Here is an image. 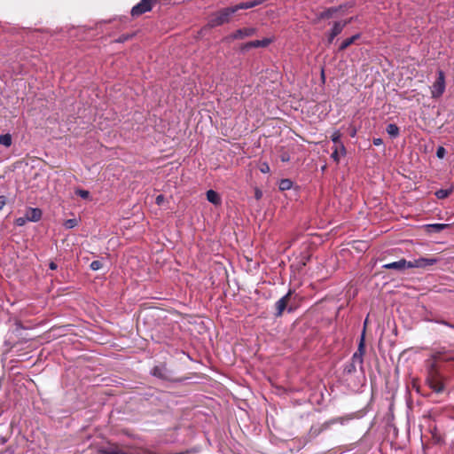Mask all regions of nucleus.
Masks as SVG:
<instances>
[{
	"instance_id": "nucleus-1",
	"label": "nucleus",
	"mask_w": 454,
	"mask_h": 454,
	"mask_svg": "<svg viewBox=\"0 0 454 454\" xmlns=\"http://www.w3.org/2000/svg\"><path fill=\"white\" fill-rule=\"evenodd\" d=\"M444 380L443 375L440 373V372L432 365L428 370L426 383L427 385L436 394H441L444 391Z\"/></svg>"
},
{
	"instance_id": "nucleus-2",
	"label": "nucleus",
	"mask_w": 454,
	"mask_h": 454,
	"mask_svg": "<svg viewBox=\"0 0 454 454\" xmlns=\"http://www.w3.org/2000/svg\"><path fill=\"white\" fill-rule=\"evenodd\" d=\"M238 12L236 6L223 8L215 12L208 21L211 27L221 26L230 21L231 15Z\"/></svg>"
},
{
	"instance_id": "nucleus-3",
	"label": "nucleus",
	"mask_w": 454,
	"mask_h": 454,
	"mask_svg": "<svg viewBox=\"0 0 454 454\" xmlns=\"http://www.w3.org/2000/svg\"><path fill=\"white\" fill-rule=\"evenodd\" d=\"M364 334L365 329H364L361 336V340L358 346V353H355L352 356V362L345 366L344 371L348 373H351L356 371L355 362L357 361L359 364L363 363V354L364 351Z\"/></svg>"
},
{
	"instance_id": "nucleus-4",
	"label": "nucleus",
	"mask_w": 454,
	"mask_h": 454,
	"mask_svg": "<svg viewBox=\"0 0 454 454\" xmlns=\"http://www.w3.org/2000/svg\"><path fill=\"white\" fill-rule=\"evenodd\" d=\"M158 0H141L131 9V15L137 17L152 10Z\"/></svg>"
},
{
	"instance_id": "nucleus-5",
	"label": "nucleus",
	"mask_w": 454,
	"mask_h": 454,
	"mask_svg": "<svg viewBox=\"0 0 454 454\" xmlns=\"http://www.w3.org/2000/svg\"><path fill=\"white\" fill-rule=\"evenodd\" d=\"M445 90V77L444 73L442 70L438 71V78L434 82L431 88V93L433 98L441 97Z\"/></svg>"
},
{
	"instance_id": "nucleus-6",
	"label": "nucleus",
	"mask_w": 454,
	"mask_h": 454,
	"mask_svg": "<svg viewBox=\"0 0 454 454\" xmlns=\"http://www.w3.org/2000/svg\"><path fill=\"white\" fill-rule=\"evenodd\" d=\"M256 33V28L254 27H243L236 30L231 35H228L225 40L226 41H233V40H241L246 37H249L254 35Z\"/></svg>"
},
{
	"instance_id": "nucleus-7",
	"label": "nucleus",
	"mask_w": 454,
	"mask_h": 454,
	"mask_svg": "<svg viewBox=\"0 0 454 454\" xmlns=\"http://www.w3.org/2000/svg\"><path fill=\"white\" fill-rule=\"evenodd\" d=\"M293 297V291L289 290L288 293L281 297L275 304L276 307V317L282 316L284 310L287 308L288 303L290 302Z\"/></svg>"
},
{
	"instance_id": "nucleus-8",
	"label": "nucleus",
	"mask_w": 454,
	"mask_h": 454,
	"mask_svg": "<svg viewBox=\"0 0 454 454\" xmlns=\"http://www.w3.org/2000/svg\"><path fill=\"white\" fill-rule=\"evenodd\" d=\"M438 262L436 258L434 257H420L418 259H415L413 261H410L411 262V268H427L428 266H432Z\"/></svg>"
},
{
	"instance_id": "nucleus-9",
	"label": "nucleus",
	"mask_w": 454,
	"mask_h": 454,
	"mask_svg": "<svg viewBox=\"0 0 454 454\" xmlns=\"http://www.w3.org/2000/svg\"><path fill=\"white\" fill-rule=\"evenodd\" d=\"M410 266H411L410 261H406L405 259H401L396 262L384 264L383 268L387 269V270H403L405 269H410Z\"/></svg>"
},
{
	"instance_id": "nucleus-10",
	"label": "nucleus",
	"mask_w": 454,
	"mask_h": 454,
	"mask_svg": "<svg viewBox=\"0 0 454 454\" xmlns=\"http://www.w3.org/2000/svg\"><path fill=\"white\" fill-rule=\"evenodd\" d=\"M26 219L28 222H38L42 218V210L37 207H29L26 212Z\"/></svg>"
},
{
	"instance_id": "nucleus-11",
	"label": "nucleus",
	"mask_w": 454,
	"mask_h": 454,
	"mask_svg": "<svg viewBox=\"0 0 454 454\" xmlns=\"http://www.w3.org/2000/svg\"><path fill=\"white\" fill-rule=\"evenodd\" d=\"M352 18L347 20H340V21H336L333 23V26L330 31V33L332 34V35H334V36H337L338 35H340L342 30L344 29V27L352 21Z\"/></svg>"
},
{
	"instance_id": "nucleus-12",
	"label": "nucleus",
	"mask_w": 454,
	"mask_h": 454,
	"mask_svg": "<svg viewBox=\"0 0 454 454\" xmlns=\"http://www.w3.org/2000/svg\"><path fill=\"white\" fill-rule=\"evenodd\" d=\"M152 374L162 380H167L168 378V372L164 365L155 366L152 370Z\"/></svg>"
},
{
	"instance_id": "nucleus-13",
	"label": "nucleus",
	"mask_w": 454,
	"mask_h": 454,
	"mask_svg": "<svg viewBox=\"0 0 454 454\" xmlns=\"http://www.w3.org/2000/svg\"><path fill=\"white\" fill-rule=\"evenodd\" d=\"M339 153H341L342 155H344L346 153V149H345L343 143H340V145H334V147H333V151L331 154V158L335 162H339V160H340Z\"/></svg>"
},
{
	"instance_id": "nucleus-14",
	"label": "nucleus",
	"mask_w": 454,
	"mask_h": 454,
	"mask_svg": "<svg viewBox=\"0 0 454 454\" xmlns=\"http://www.w3.org/2000/svg\"><path fill=\"white\" fill-rule=\"evenodd\" d=\"M207 200L214 205L221 204V198L214 190H208L207 192Z\"/></svg>"
},
{
	"instance_id": "nucleus-15",
	"label": "nucleus",
	"mask_w": 454,
	"mask_h": 454,
	"mask_svg": "<svg viewBox=\"0 0 454 454\" xmlns=\"http://www.w3.org/2000/svg\"><path fill=\"white\" fill-rule=\"evenodd\" d=\"M262 3V0H254V1H249V2H246V3H240L239 4H236V8H238V11L239 10H244V9H250V8H253V7H255L259 4H261Z\"/></svg>"
},
{
	"instance_id": "nucleus-16",
	"label": "nucleus",
	"mask_w": 454,
	"mask_h": 454,
	"mask_svg": "<svg viewBox=\"0 0 454 454\" xmlns=\"http://www.w3.org/2000/svg\"><path fill=\"white\" fill-rule=\"evenodd\" d=\"M359 37H360V35L356 34V35H352L351 37H348V38L343 40L339 47V50L340 51L346 50L348 46H350L352 43H354V42L356 39H358Z\"/></svg>"
},
{
	"instance_id": "nucleus-17",
	"label": "nucleus",
	"mask_w": 454,
	"mask_h": 454,
	"mask_svg": "<svg viewBox=\"0 0 454 454\" xmlns=\"http://www.w3.org/2000/svg\"><path fill=\"white\" fill-rule=\"evenodd\" d=\"M387 132L391 137H396L399 135V128L395 124L390 123L387 126Z\"/></svg>"
},
{
	"instance_id": "nucleus-18",
	"label": "nucleus",
	"mask_w": 454,
	"mask_h": 454,
	"mask_svg": "<svg viewBox=\"0 0 454 454\" xmlns=\"http://www.w3.org/2000/svg\"><path fill=\"white\" fill-rule=\"evenodd\" d=\"M0 144L5 147H9L12 145V137L10 134H4L0 136Z\"/></svg>"
},
{
	"instance_id": "nucleus-19",
	"label": "nucleus",
	"mask_w": 454,
	"mask_h": 454,
	"mask_svg": "<svg viewBox=\"0 0 454 454\" xmlns=\"http://www.w3.org/2000/svg\"><path fill=\"white\" fill-rule=\"evenodd\" d=\"M447 227L448 224L445 223H432L427 225L428 229L433 230L435 232H440Z\"/></svg>"
},
{
	"instance_id": "nucleus-20",
	"label": "nucleus",
	"mask_w": 454,
	"mask_h": 454,
	"mask_svg": "<svg viewBox=\"0 0 454 454\" xmlns=\"http://www.w3.org/2000/svg\"><path fill=\"white\" fill-rule=\"evenodd\" d=\"M451 189H440L435 192V196L438 199H445L451 193Z\"/></svg>"
},
{
	"instance_id": "nucleus-21",
	"label": "nucleus",
	"mask_w": 454,
	"mask_h": 454,
	"mask_svg": "<svg viewBox=\"0 0 454 454\" xmlns=\"http://www.w3.org/2000/svg\"><path fill=\"white\" fill-rule=\"evenodd\" d=\"M259 42L258 40H254V41H251V42H248L247 43H245L242 47H241V50L242 51H248L249 49L251 48H259Z\"/></svg>"
},
{
	"instance_id": "nucleus-22",
	"label": "nucleus",
	"mask_w": 454,
	"mask_h": 454,
	"mask_svg": "<svg viewBox=\"0 0 454 454\" xmlns=\"http://www.w3.org/2000/svg\"><path fill=\"white\" fill-rule=\"evenodd\" d=\"M337 12L336 8H329L324 12H322L319 15L320 19H327L332 17V15Z\"/></svg>"
},
{
	"instance_id": "nucleus-23",
	"label": "nucleus",
	"mask_w": 454,
	"mask_h": 454,
	"mask_svg": "<svg viewBox=\"0 0 454 454\" xmlns=\"http://www.w3.org/2000/svg\"><path fill=\"white\" fill-rule=\"evenodd\" d=\"M340 137H341V133L339 131V130H335L332 136H331V139L332 141L333 142L334 145H340V143H342L340 141Z\"/></svg>"
},
{
	"instance_id": "nucleus-24",
	"label": "nucleus",
	"mask_w": 454,
	"mask_h": 454,
	"mask_svg": "<svg viewBox=\"0 0 454 454\" xmlns=\"http://www.w3.org/2000/svg\"><path fill=\"white\" fill-rule=\"evenodd\" d=\"M78 224V221L77 219L75 218H72V219H67L65 221L64 223V226L65 228L67 229H73L74 227H75L76 225Z\"/></svg>"
},
{
	"instance_id": "nucleus-25",
	"label": "nucleus",
	"mask_w": 454,
	"mask_h": 454,
	"mask_svg": "<svg viewBox=\"0 0 454 454\" xmlns=\"http://www.w3.org/2000/svg\"><path fill=\"white\" fill-rule=\"evenodd\" d=\"M292 186V182L289 179H283L279 184V189L282 191L288 190Z\"/></svg>"
},
{
	"instance_id": "nucleus-26",
	"label": "nucleus",
	"mask_w": 454,
	"mask_h": 454,
	"mask_svg": "<svg viewBox=\"0 0 454 454\" xmlns=\"http://www.w3.org/2000/svg\"><path fill=\"white\" fill-rule=\"evenodd\" d=\"M349 419H351L350 417H339V418L333 419L330 422L332 424L340 423L341 425H344Z\"/></svg>"
},
{
	"instance_id": "nucleus-27",
	"label": "nucleus",
	"mask_w": 454,
	"mask_h": 454,
	"mask_svg": "<svg viewBox=\"0 0 454 454\" xmlns=\"http://www.w3.org/2000/svg\"><path fill=\"white\" fill-rule=\"evenodd\" d=\"M75 193L84 200L89 199V197H90V192L86 190L78 189L75 192Z\"/></svg>"
},
{
	"instance_id": "nucleus-28",
	"label": "nucleus",
	"mask_w": 454,
	"mask_h": 454,
	"mask_svg": "<svg viewBox=\"0 0 454 454\" xmlns=\"http://www.w3.org/2000/svg\"><path fill=\"white\" fill-rule=\"evenodd\" d=\"M28 221L26 219V215L24 216H20L16 218L15 224L17 226H24Z\"/></svg>"
},
{
	"instance_id": "nucleus-29",
	"label": "nucleus",
	"mask_w": 454,
	"mask_h": 454,
	"mask_svg": "<svg viewBox=\"0 0 454 454\" xmlns=\"http://www.w3.org/2000/svg\"><path fill=\"white\" fill-rule=\"evenodd\" d=\"M273 39L271 38H264L262 40H258L260 47H267L270 43H272Z\"/></svg>"
},
{
	"instance_id": "nucleus-30",
	"label": "nucleus",
	"mask_w": 454,
	"mask_h": 454,
	"mask_svg": "<svg viewBox=\"0 0 454 454\" xmlns=\"http://www.w3.org/2000/svg\"><path fill=\"white\" fill-rule=\"evenodd\" d=\"M90 269H91L92 270H98L101 269V267H102V263H101V262H99V261H93V262L90 263Z\"/></svg>"
},
{
	"instance_id": "nucleus-31",
	"label": "nucleus",
	"mask_w": 454,
	"mask_h": 454,
	"mask_svg": "<svg viewBox=\"0 0 454 454\" xmlns=\"http://www.w3.org/2000/svg\"><path fill=\"white\" fill-rule=\"evenodd\" d=\"M445 153H446V151L445 149L442 147V146H439L436 150V156L439 158V159H442L444 158L445 156Z\"/></svg>"
},
{
	"instance_id": "nucleus-32",
	"label": "nucleus",
	"mask_w": 454,
	"mask_h": 454,
	"mask_svg": "<svg viewBox=\"0 0 454 454\" xmlns=\"http://www.w3.org/2000/svg\"><path fill=\"white\" fill-rule=\"evenodd\" d=\"M5 203H6V198L4 196H0V211L3 209Z\"/></svg>"
},
{
	"instance_id": "nucleus-33",
	"label": "nucleus",
	"mask_w": 454,
	"mask_h": 454,
	"mask_svg": "<svg viewBox=\"0 0 454 454\" xmlns=\"http://www.w3.org/2000/svg\"><path fill=\"white\" fill-rule=\"evenodd\" d=\"M254 196L256 200H260L262 197V192L261 190L256 189L254 192Z\"/></svg>"
},
{
	"instance_id": "nucleus-34",
	"label": "nucleus",
	"mask_w": 454,
	"mask_h": 454,
	"mask_svg": "<svg viewBox=\"0 0 454 454\" xmlns=\"http://www.w3.org/2000/svg\"><path fill=\"white\" fill-rule=\"evenodd\" d=\"M163 200H164V196L163 195L160 194V195H158L156 197V203H157V205H160L163 202Z\"/></svg>"
},
{
	"instance_id": "nucleus-35",
	"label": "nucleus",
	"mask_w": 454,
	"mask_h": 454,
	"mask_svg": "<svg viewBox=\"0 0 454 454\" xmlns=\"http://www.w3.org/2000/svg\"><path fill=\"white\" fill-rule=\"evenodd\" d=\"M382 144H383V141H382L381 138H374L373 139V145H374L379 146V145H381Z\"/></svg>"
},
{
	"instance_id": "nucleus-36",
	"label": "nucleus",
	"mask_w": 454,
	"mask_h": 454,
	"mask_svg": "<svg viewBox=\"0 0 454 454\" xmlns=\"http://www.w3.org/2000/svg\"><path fill=\"white\" fill-rule=\"evenodd\" d=\"M261 171L262 173H267L270 171V167L268 166V164H263L261 168Z\"/></svg>"
},
{
	"instance_id": "nucleus-37",
	"label": "nucleus",
	"mask_w": 454,
	"mask_h": 454,
	"mask_svg": "<svg viewBox=\"0 0 454 454\" xmlns=\"http://www.w3.org/2000/svg\"><path fill=\"white\" fill-rule=\"evenodd\" d=\"M335 37L336 36L332 35V34L329 32L328 37H327L328 43H332Z\"/></svg>"
},
{
	"instance_id": "nucleus-38",
	"label": "nucleus",
	"mask_w": 454,
	"mask_h": 454,
	"mask_svg": "<svg viewBox=\"0 0 454 454\" xmlns=\"http://www.w3.org/2000/svg\"><path fill=\"white\" fill-rule=\"evenodd\" d=\"M51 270H54L58 268L57 264L54 262H51L49 264Z\"/></svg>"
},
{
	"instance_id": "nucleus-39",
	"label": "nucleus",
	"mask_w": 454,
	"mask_h": 454,
	"mask_svg": "<svg viewBox=\"0 0 454 454\" xmlns=\"http://www.w3.org/2000/svg\"><path fill=\"white\" fill-rule=\"evenodd\" d=\"M441 324L444 325H447L450 328H453L454 329V325H450V323L446 322V321H442Z\"/></svg>"
}]
</instances>
